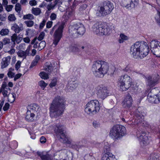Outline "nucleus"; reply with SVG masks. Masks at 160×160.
Here are the masks:
<instances>
[{
  "instance_id": "26",
  "label": "nucleus",
  "mask_w": 160,
  "mask_h": 160,
  "mask_svg": "<svg viewBox=\"0 0 160 160\" xmlns=\"http://www.w3.org/2000/svg\"><path fill=\"white\" fill-rule=\"evenodd\" d=\"M44 69L49 73H51L53 70L52 64L50 62H46L44 67Z\"/></svg>"
},
{
  "instance_id": "4",
  "label": "nucleus",
  "mask_w": 160,
  "mask_h": 160,
  "mask_svg": "<svg viewBox=\"0 0 160 160\" xmlns=\"http://www.w3.org/2000/svg\"><path fill=\"white\" fill-rule=\"evenodd\" d=\"M108 63L105 61L97 60L93 62L92 70L93 75L97 78H102L108 71Z\"/></svg>"
},
{
  "instance_id": "38",
  "label": "nucleus",
  "mask_w": 160,
  "mask_h": 160,
  "mask_svg": "<svg viewBox=\"0 0 160 160\" xmlns=\"http://www.w3.org/2000/svg\"><path fill=\"white\" fill-rule=\"evenodd\" d=\"M23 19L24 20L25 19H30L32 20L34 19V17L33 15L31 14L24 15L23 17Z\"/></svg>"
},
{
  "instance_id": "18",
  "label": "nucleus",
  "mask_w": 160,
  "mask_h": 160,
  "mask_svg": "<svg viewBox=\"0 0 160 160\" xmlns=\"http://www.w3.org/2000/svg\"><path fill=\"white\" fill-rule=\"evenodd\" d=\"M159 78V77L158 75L153 77L151 76L148 77L147 81V85L150 86H153L157 83Z\"/></svg>"
},
{
  "instance_id": "14",
  "label": "nucleus",
  "mask_w": 160,
  "mask_h": 160,
  "mask_svg": "<svg viewBox=\"0 0 160 160\" xmlns=\"http://www.w3.org/2000/svg\"><path fill=\"white\" fill-rule=\"evenodd\" d=\"M63 26L61 25L58 28V29L55 31L54 34V40L53 43L56 46L59 42L62 36V30Z\"/></svg>"
},
{
  "instance_id": "17",
  "label": "nucleus",
  "mask_w": 160,
  "mask_h": 160,
  "mask_svg": "<svg viewBox=\"0 0 160 160\" xmlns=\"http://www.w3.org/2000/svg\"><path fill=\"white\" fill-rule=\"evenodd\" d=\"M138 0H123L121 5L127 9L133 8L135 7Z\"/></svg>"
},
{
  "instance_id": "20",
  "label": "nucleus",
  "mask_w": 160,
  "mask_h": 160,
  "mask_svg": "<svg viewBox=\"0 0 160 160\" xmlns=\"http://www.w3.org/2000/svg\"><path fill=\"white\" fill-rule=\"evenodd\" d=\"M28 108L31 112L33 113H36L37 114L40 111V108L39 106L37 104H33L28 106Z\"/></svg>"
},
{
  "instance_id": "21",
  "label": "nucleus",
  "mask_w": 160,
  "mask_h": 160,
  "mask_svg": "<svg viewBox=\"0 0 160 160\" xmlns=\"http://www.w3.org/2000/svg\"><path fill=\"white\" fill-rule=\"evenodd\" d=\"M35 114L34 113L31 112V111L28 110L26 113L25 117L26 120L28 122H33L35 120Z\"/></svg>"
},
{
  "instance_id": "27",
  "label": "nucleus",
  "mask_w": 160,
  "mask_h": 160,
  "mask_svg": "<svg viewBox=\"0 0 160 160\" xmlns=\"http://www.w3.org/2000/svg\"><path fill=\"white\" fill-rule=\"evenodd\" d=\"M23 29L22 27H19L16 23L13 24L11 27V29L14 31L16 33H18L22 31Z\"/></svg>"
},
{
  "instance_id": "64",
  "label": "nucleus",
  "mask_w": 160,
  "mask_h": 160,
  "mask_svg": "<svg viewBox=\"0 0 160 160\" xmlns=\"http://www.w3.org/2000/svg\"><path fill=\"white\" fill-rule=\"evenodd\" d=\"M38 62L33 60L32 62L30 67V68H32L35 66L37 64Z\"/></svg>"
},
{
  "instance_id": "63",
  "label": "nucleus",
  "mask_w": 160,
  "mask_h": 160,
  "mask_svg": "<svg viewBox=\"0 0 160 160\" xmlns=\"http://www.w3.org/2000/svg\"><path fill=\"white\" fill-rule=\"evenodd\" d=\"M22 74L21 73H18L14 77V80L15 81L17 79L20 78L22 76Z\"/></svg>"
},
{
  "instance_id": "25",
  "label": "nucleus",
  "mask_w": 160,
  "mask_h": 160,
  "mask_svg": "<svg viewBox=\"0 0 160 160\" xmlns=\"http://www.w3.org/2000/svg\"><path fill=\"white\" fill-rule=\"evenodd\" d=\"M11 57L10 56L3 58L2 59L1 68H3L7 67L10 63Z\"/></svg>"
},
{
  "instance_id": "3",
  "label": "nucleus",
  "mask_w": 160,
  "mask_h": 160,
  "mask_svg": "<svg viewBox=\"0 0 160 160\" xmlns=\"http://www.w3.org/2000/svg\"><path fill=\"white\" fill-rule=\"evenodd\" d=\"M149 51V47L146 42H136L130 48L131 54L136 58H143L148 54Z\"/></svg>"
},
{
  "instance_id": "48",
  "label": "nucleus",
  "mask_w": 160,
  "mask_h": 160,
  "mask_svg": "<svg viewBox=\"0 0 160 160\" xmlns=\"http://www.w3.org/2000/svg\"><path fill=\"white\" fill-rule=\"evenodd\" d=\"M8 20L11 21H14L16 20V18L13 14H10L8 17Z\"/></svg>"
},
{
  "instance_id": "32",
  "label": "nucleus",
  "mask_w": 160,
  "mask_h": 160,
  "mask_svg": "<svg viewBox=\"0 0 160 160\" xmlns=\"http://www.w3.org/2000/svg\"><path fill=\"white\" fill-rule=\"evenodd\" d=\"M109 150L110 147L109 143L107 142H105L103 147V150L104 152L105 153L110 152H109Z\"/></svg>"
},
{
  "instance_id": "60",
  "label": "nucleus",
  "mask_w": 160,
  "mask_h": 160,
  "mask_svg": "<svg viewBox=\"0 0 160 160\" xmlns=\"http://www.w3.org/2000/svg\"><path fill=\"white\" fill-rule=\"evenodd\" d=\"M40 141L41 143H44L46 142V139L45 137L43 136H42L40 138Z\"/></svg>"
},
{
  "instance_id": "46",
  "label": "nucleus",
  "mask_w": 160,
  "mask_h": 160,
  "mask_svg": "<svg viewBox=\"0 0 160 160\" xmlns=\"http://www.w3.org/2000/svg\"><path fill=\"white\" fill-rule=\"evenodd\" d=\"M132 69V68L131 67H130L129 65H128L125 68L123 69V71L130 73Z\"/></svg>"
},
{
  "instance_id": "58",
  "label": "nucleus",
  "mask_w": 160,
  "mask_h": 160,
  "mask_svg": "<svg viewBox=\"0 0 160 160\" xmlns=\"http://www.w3.org/2000/svg\"><path fill=\"white\" fill-rule=\"evenodd\" d=\"M26 47V44L24 43H22L19 45V48L20 49H24Z\"/></svg>"
},
{
  "instance_id": "29",
  "label": "nucleus",
  "mask_w": 160,
  "mask_h": 160,
  "mask_svg": "<svg viewBox=\"0 0 160 160\" xmlns=\"http://www.w3.org/2000/svg\"><path fill=\"white\" fill-rule=\"evenodd\" d=\"M159 156L157 153H152L151 154L148 160H159Z\"/></svg>"
},
{
  "instance_id": "7",
  "label": "nucleus",
  "mask_w": 160,
  "mask_h": 160,
  "mask_svg": "<svg viewBox=\"0 0 160 160\" xmlns=\"http://www.w3.org/2000/svg\"><path fill=\"white\" fill-rule=\"evenodd\" d=\"M132 81L130 77L126 74L120 76L118 82L120 90L122 91L128 90L131 87Z\"/></svg>"
},
{
  "instance_id": "30",
  "label": "nucleus",
  "mask_w": 160,
  "mask_h": 160,
  "mask_svg": "<svg viewBox=\"0 0 160 160\" xmlns=\"http://www.w3.org/2000/svg\"><path fill=\"white\" fill-rule=\"evenodd\" d=\"M32 12L34 15L37 16L39 15L41 13V11L39 8H33L32 9Z\"/></svg>"
},
{
  "instance_id": "43",
  "label": "nucleus",
  "mask_w": 160,
  "mask_h": 160,
  "mask_svg": "<svg viewBox=\"0 0 160 160\" xmlns=\"http://www.w3.org/2000/svg\"><path fill=\"white\" fill-rule=\"evenodd\" d=\"M17 36V35L16 34L14 33L11 37V40L14 44H15V42H16Z\"/></svg>"
},
{
  "instance_id": "19",
  "label": "nucleus",
  "mask_w": 160,
  "mask_h": 160,
  "mask_svg": "<svg viewBox=\"0 0 160 160\" xmlns=\"http://www.w3.org/2000/svg\"><path fill=\"white\" fill-rule=\"evenodd\" d=\"M139 138L142 142L143 144L145 145L149 144L151 140L150 137L148 138L145 132H142L139 137Z\"/></svg>"
},
{
  "instance_id": "57",
  "label": "nucleus",
  "mask_w": 160,
  "mask_h": 160,
  "mask_svg": "<svg viewBox=\"0 0 160 160\" xmlns=\"http://www.w3.org/2000/svg\"><path fill=\"white\" fill-rule=\"evenodd\" d=\"M87 6L86 4H83L79 8V11H82L83 10H85L87 7Z\"/></svg>"
},
{
  "instance_id": "39",
  "label": "nucleus",
  "mask_w": 160,
  "mask_h": 160,
  "mask_svg": "<svg viewBox=\"0 0 160 160\" xmlns=\"http://www.w3.org/2000/svg\"><path fill=\"white\" fill-rule=\"evenodd\" d=\"M38 84L41 88L42 89H44V88L46 87L47 85V83H46L43 81H41L39 82Z\"/></svg>"
},
{
  "instance_id": "5",
  "label": "nucleus",
  "mask_w": 160,
  "mask_h": 160,
  "mask_svg": "<svg viewBox=\"0 0 160 160\" xmlns=\"http://www.w3.org/2000/svg\"><path fill=\"white\" fill-rule=\"evenodd\" d=\"M94 33L99 35H106L110 34L112 31V29L107 25L95 23L92 27Z\"/></svg>"
},
{
  "instance_id": "2",
  "label": "nucleus",
  "mask_w": 160,
  "mask_h": 160,
  "mask_svg": "<svg viewBox=\"0 0 160 160\" xmlns=\"http://www.w3.org/2000/svg\"><path fill=\"white\" fill-rule=\"evenodd\" d=\"M65 127L61 125L58 124L56 125L54 131L60 137V140L62 143L69 144L73 148L77 149L82 147H85V145L82 144V142H77L75 143L72 142V140L70 137H67L64 132Z\"/></svg>"
},
{
  "instance_id": "45",
  "label": "nucleus",
  "mask_w": 160,
  "mask_h": 160,
  "mask_svg": "<svg viewBox=\"0 0 160 160\" xmlns=\"http://www.w3.org/2000/svg\"><path fill=\"white\" fill-rule=\"evenodd\" d=\"M84 160H96L94 157L92 156L87 155L85 156Z\"/></svg>"
},
{
  "instance_id": "37",
  "label": "nucleus",
  "mask_w": 160,
  "mask_h": 160,
  "mask_svg": "<svg viewBox=\"0 0 160 160\" xmlns=\"http://www.w3.org/2000/svg\"><path fill=\"white\" fill-rule=\"evenodd\" d=\"M70 49L73 52H78L79 51V49L77 47L76 45H72L70 47Z\"/></svg>"
},
{
  "instance_id": "28",
  "label": "nucleus",
  "mask_w": 160,
  "mask_h": 160,
  "mask_svg": "<svg viewBox=\"0 0 160 160\" xmlns=\"http://www.w3.org/2000/svg\"><path fill=\"white\" fill-rule=\"evenodd\" d=\"M18 55L19 57L22 58L23 59H25L26 57L28 56L25 51L21 50L19 51L18 52Z\"/></svg>"
},
{
  "instance_id": "31",
  "label": "nucleus",
  "mask_w": 160,
  "mask_h": 160,
  "mask_svg": "<svg viewBox=\"0 0 160 160\" xmlns=\"http://www.w3.org/2000/svg\"><path fill=\"white\" fill-rule=\"evenodd\" d=\"M128 39V37L123 34H121L120 35V38L118 40L120 43H122L124 40H127Z\"/></svg>"
},
{
  "instance_id": "24",
  "label": "nucleus",
  "mask_w": 160,
  "mask_h": 160,
  "mask_svg": "<svg viewBox=\"0 0 160 160\" xmlns=\"http://www.w3.org/2000/svg\"><path fill=\"white\" fill-rule=\"evenodd\" d=\"M78 82L77 81H69L67 85V88L71 90L75 89L78 86Z\"/></svg>"
},
{
  "instance_id": "8",
  "label": "nucleus",
  "mask_w": 160,
  "mask_h": 160,
  "mask_svg": "<svg viewBox=\"0 0 160 160\" xmlns=\"http://www.w3.org/2000/svg\"><path fill=\"white\" fill-rule=\"evenodd\" d=\"M69 31L74 38L83 35L85 32L83 24L80 22L75 23L69 28Z\"/></svg>"
},
{
  "instance_id": "12",
  "label": "nucleus",
  "mask_w": 160,
  "mask_h": 160,
  "mask_svg": "<svg viewBox=\"0 0 160 160\" xmlns=\"http://www.w3.org/2000/svg\"><path fill=\"white\" fill-rule=\"evenodd\" d=\"M150 43L152 52L156 57H160V42L157 40H152Z\"/></svg>"
},
{
  "instance_id": "34",
  "label": "nucleus",
  "mask_w": 160,
  "mask_h": 160,
  "mask_svg": "<svg viewBox=\"0 0 160 160\" xmlns=\"http://www.w3.org/2000/svg\"><path fill=\"white\" fill-rule=\"evenodd\" d=\"M9 31L8 29L3 28L0 31V34L2 36H5L8 35Z\"/></svg>"
},
{
  "instance_id": "50",
  "label": "nucleus",
  "mask_w": 160,
  "mask_h": 160,
  "mask_svg": "<svg viewBox=\"0 0 160 160\" xmlns=\"http://www.w3.org/2000/svg\"><path fill=\"white\" fill-rule=\"evenodd\" d=\"M55 6L53 4L52 5V4L51 3L50 4H48L47 7V9H48V11H50L51 9H53Z\"/></svg>"
},
{
  "instance_id": "22",
  "label": "nucleus",
  "mask_w": 160,
  "mask_h": 160,
  "mask_svg": "<svg viewBox=\"0 0 160 160\" xmlns=\"http://www.w3.org/2000/svg\"><path fill=\"white\" fill-rule=\"evenodd\" d=\"M37 155L39 156L42 160H52L50 155L47 152H37Z\"/></svg>"
},
{
  "instance_id": "55",
  "label": "nucleus",
  "mask_w": 160,
  "mask_h": 160,
  "mask_svg": "<svg viewBox=\"0 0 160 160\" xmlns=\"http://www.w3.org/2000/svg\"><path fill=\"white\" fill-rule=\"evenodd\" d=\"M139 73H140L139 72H138L137 71L133 70L132 69L130 74L131 75L135 76Z\"/></svg>"
},
{
  "instance_id": "44",
  "label": "nucleus",
  "mask_w": 160,
  "mask_h": 160,
  "mask_svg": "<svg viewBox=\"0 0 160 160\" xmlns=\"http://www.w3.org/2000/svg\"><path fill=\"white\" fill-rule=\"evenodd\" d=\"M21 10V5L19 3H17L15 5V10L18 13H20Z\"/></svg>"
},
{
  "instance_id": "56",
  "label": "nucleus",
  "mask_w": 160,
  "mask_h": 160,
  "mask_svg": "<svg viewBox=\"0 0 160 160\" xmlns=\"http://www.w3.org/2000/svg\"><path fill=\"white\" fill-rule=\"evenodd\" d=\"M7 75L9 77L12 78L15 75V73L11 71H8Z\"/></svg>"
},
{
  "instance_id": "36",
  "label": "nucleus",
  "mask_w": 160,
  "mask_h": 160,
  "mask_svg": "<svg viewBox=\"0 0 160 160\" xmlns=\"http://www.w3.org/2000/svg\"><path fill=\"white\" fill-rule=\"evenodd\" d=\"M46 46V42L45 41H42L39 43L38 47V49L40 51L43 49Z\"/></svg>"
},
{
  "instance_id": "59",
  "label": "nucleus",
  "mask_w": 160,
  "mask_h": 160,
  "mask_svg": "<svg viewBox=\"0 0 160 160\" xmlns=\"http://www.w3.org/2000/svg\"><path fill=\"white\" fill-rule=\"evenodd\" d=\"M46 22V20L44 19L42 21L41 23L39 26V28L40 29H42V28H43L44 26H45Z\"/></svg>"
},
{
  "instance_id": "42",
  "label": "nucleus",
  "mask_w": 160,
  "mask_h": 160,
  "mask_svg": "<svg viewBox=\"0 0 160 160\" xmlns=\"http://www.w3.org/2000/svg\"><path fill=\"white\" fill-rule=\"evenodd\" d=\"M15 95L13 93H12L11 96V98L10 96L9 98H8V101L11 103H12L15 100Z\"/></svg>"
},
{
  "instance_id": "47",
  "label": "nucleus",
  "mask_w": 160,
  "mask_h": 160,
  "mask_svg": "<svg viewBox=\"0 0 160 160\" xmlns=\"http://www.w3.org/2000/svg\"><path fill=\"white\" fill-rule=\"evenodd\" d=\"M44 36V32H41L38 38V40L40 41H41L43 38Z\"/></svg>"
},
{
  "instance_id": "53",
  "label": "nucleus",
  "mask_w": 160,
  "mask_h": 160,
  "mask_svg": "<svg viewBox=\"0 0 160 160\" xmlns=\"http://www.w3.org/2000/svg\"><path fill=\"white\" fill-rule=\"evenodd\" d=\"M3 45L9 43L10 42V39L8 38H5L3 39Z\"/></svg>"
},
{
  "instance_id": "51",
  "label": "nucleus",
  "mask_w": 160,
  "mask_h": 160,
  "mask_svg": "<svg viewBox=\"0 0 160 160\" xmlns=\"http://www.w3.org/2000/svg\"><path fill=\"white\" fill-rule=\"evenodd\" d=\"M92 124L93 126L95 128L98 127L100 126V123L99 122L97 121H94Z\"/></svg>"
},
{
  "instance_id": "9",
  "label": "nucleus",
  "mask_w": 160,
  "mask_h": 160,
  "mask_svg": "<svg viewBox=\"0 0 160 160\" xmlns=\"http://www.w3.org/2000/svg\"><path fill=\"white\" fill-rule=\"evenodd\" d=\"M100 109L99 102L97 100H93L89 102L87 104L85 111L89 114H95L98 112Z\"/></svg>"
},
{
  "instance_id": "11",
  "label": "nucleus",
  "mask_w": 160,
  "mask_h": 160,
  "mask_svg": "<svg viewBox=\"0 0 160 160\" xmlns=\"http://www.w3.org/2000/svg\"><path fill=\"white\" fill-rule=\"evenodd\" d=\"M156 91H158L157 89H152L148 94V100L150 102L158 103L160 102V91L157 94H155L154 92Z\"/></svg>"
},
{
  "instance_id": "16",
  "label": "nucleus",
  "mask_w": 160,
  "mask_h": 160,
  "mask_svg": "<svg viewBox=\"0 0 160 160\" xmlns=\"http://www.w3.org/2000/svg\"><path fill=\"white\" fill-rule=\"evenodd\" d=\"M97 95L98 98L104 99L108 96L107 90L105 87L99 86L97 87Z\"/></svg>"
},
{
  "instance_id": "40",
  "label": "nucleus",
  "mask_w": 160,
  "mask_h": 160,
  "mask_svg": "<svg viewBox=\"0 0 160 160\" xmlns=\"http://www.w3.org/2000/svg\"><path fill=\"white\" fill-rule=\"evenodd\" d=\"M57 79L56 78H54L52 80L51 82L50 83L49 85L51 88H52L55 86L57 84Z\"/></svg>"
},
{
  "instance_id": "41",
  "label": "nucleus",
  "mask_w": 160,
  "mask_h": 160,
  "mask_svg": "<svg viewBox=\"0 0 160 160\" xmlns=\"http://www.w3.org/2000/svg\"><path fill=\"white\" fill-rule=\"evenodd\" d=\"M25 23L28 27H31L33 26L34 24V22L32 20L25 21Z\"/></svg>"
},
{
  "instance_id": "35",
  "label": "nucleus",
  "mask_w": 160,
  "mask_h": 160,
  "mask_svg": "<svg viewBox=\"0 0 160 160\" xmlns=\"http://www.w3.org/2000/svg\"><path fill=\"white\" fill-rule=\"evenodd\" d=\"M39 76L43 79H46L48 78V74L44 72H41L39 73Z\"/></svg>"
},
{
  "instance_id": "54",
  "label": "nucleus",
  "mask_w": 160,
  "mask_h": 160,
  "mask_svg": "<svg viewBox=\"0 0 160 160\" xmlns=\"http://www.w3.org/2000/svg\"><path fill=\"white\" fill-rule=\"evenodd\" d=\"M13 7L12 5H7L6 7V10L8 12H10L12 10Z\"/></svg>"
},
{
  "instance_id": "61",
  "label": "nucleus",
  "mask_w": 160,
  "mask_h": 160,
  "mask_svg": "<svg viewBox=\"0 0 160 160\" xmlns=\"http://www.w3.org/2000/svg\"><path fill=\"white\" fill-rule=\"evenodd\" d=\"M56 15L55 13H53L51 14L50 16L51 19L52 20H55L56 18Z\"/></svg>"
},
{
  "instance_id": "33",
  "label": "nucleus",
  "mask_w": 160,
  "mask_h": 160,
  "mask_svg": "<svg viewBox=\"0 0 160 160\" xmlns=\"http://www.w3.org/2000/svg\"><path fill=\"white\" fill-rule=\"evenodd\" d=\"M155 18L158 24L160 26V11L157 10V12L155 16Z\"/></svg>"
},
{
  "instance_id": "13",
  "label": "nucleus",
  "mask_w": 160,
  "mask_h": 160,
  "mask_svg": "<svg viewBox=\"0 0 160 160\" xmlns=\"http://www.w3.org/2000/svg\"><path fill=\"white\" fill-rule=\"evenodd\" d=\"M136 118L135 120L134 124L138 125L141 124L143 120L144 116L145 115L144 112L142 111L141 107H139L134 112Z\"/></svg>"
},
{
  "instance_id": "15",
  "label": "nucleus",
  "mask_w": 160,
  "mask_h": 160,
  "mask_svg": "<svg viewBox=\"0 0 160 160\" xmlns=\"http://www.w3.org/2000/svg\"><path fill=\"white\" fill-rule=\"evenodd\" d=\"M133 99L129 93L127 94L125 96V98L122 101V104L123 108L126 109H129L132 104Z\"/></svg>"
},
{
  "instance_id": "1",
  "label": "nucleus",
  "mask_w": 160,
  "mask_h": 160,
  "mask_svg": "<svg viewBox=\"0 0 160 160\" xmlns=\"http://www.w3.org/2000/svg\"><path fill=\"white\" fill-rule=\"evenodd\" d=\"M65 100L62 97L58 96L53 100L50 106V115L52 118H57L63 112Z\"/></svg>"
},
{
  "instance_id": "23",
  "label": "nucleus",
  "mask_w": 160,
  "mask_h": 160,
  "mask_svg": "<svg viewBox=\"0 0 160 160\" xmlns=\"http://www.w3.org/2000/svg\"><path fill=\"white\" fill-rule=\"evenodd\" d=\"M101 160H117L115 156L110 152L105 153L102 157Z\"/></svg>"
},
{
  "instance_id": "52",
  "label": "nucleus",
  "mask_w": 160,
  "mask_h": 160,
  "mask_svg": "<svg viewBox=\"0 0 160 160\" xmlns=\"http://www.w3.org/2000/svg\"><path fill=\"white\" fill-rule=\"evenodd\" d=\"M10 105L8 103H6L3 107V109L4 111L7 110L9 108Z\"/></svg>"
},
{
  "instance_id": "6",
  "label": "nucleus",
  "mask_w": 160,
  "mask_h": 160,
  "mask_svg": "<svg viewBox=\"0 0 160 160\" xmlns=\"http://www.w3.org/2000/svg\"><path fill=\"white\" fill-rule=\"evenodd\" d=\"M126 133L125 127L116 125L113 126L111 129L109 133L110 136L114 139H118L124 136Z\"/></svg>"
},
{
  "instance_id": "62",
  "label": "nucleus",
  "mask_w": 160,
  "mask_h": 160,
  "mask_svg": "<svg viewBox=\"0 0 160 160\" xmlns=\"http://www.w3.org/2000/svg\"><path fill=\"white\" fill-rule=\"evenodd\" d=\"M2 94L4 97H8V95H9L8 92L6 90L3 92Z\"/></svg>"
},
{
  "instance_id": "49",
  "label": "nucleus",
  "mask_w": 160,
  "mask_h": 160,
  "mask_svg": "<svg viewBox=\"0 0 160 160\" xmlns=\"http://www.w3.org/2000/svg\"><path fill=\"white\" fill-rule=\"evenodd\" d=\"M21 62L20 61H18L15 64V69L17 71L18 70L19 68H20V67L21 66Z\"/></svg>"
},
{
  "instance_id": "10",
  "label": "nucleus",
  "mask_w": 160,
  "mask_h": 160,
  "mask_svg": "<svg viewBox=\"0 0 160 160\" xmlns=\"http://www.w3.org/2000/svg\"><path fill=\"white\" fill-rule=\"evenodd\" d=\"M114 8L112 3L109 1H105L103 2V6L100 7L99 11V13H97V15L104 16L110 14Z\"/></svg>"
}]
</instances>
